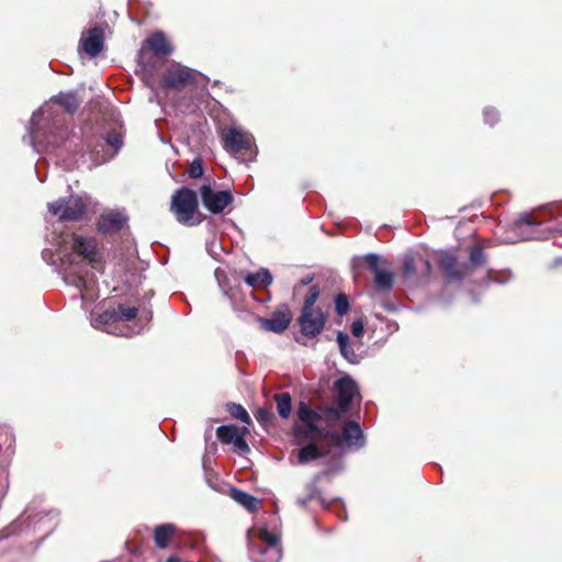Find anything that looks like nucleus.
I'll list each match as a JSON object with an SVG mask.
<instances>
[{
    "label": "nucleus",
    "instance_id": "nucleus-1",
    "mask_svg": "<svg viewBox=\"0 0 562 562\" xmlns=\"http://www.w3.org/2000/svg\"><path fill=\"white\" fill-rule=\"evenodd\" d=\"M296 416L300 423L293 426L294 437L299 442H307L297 450L299 464H306L328 456L329 448L318 443L322 441H327L335 448H361L364 445L362 429L355 420L346 422L341 432L331 430L328 424L326 427H319L322 415L303 401L299 403Z\"/></svg>",
    "mask_w": 562,
    "mask_h": 562
},
{
    "label": "nucleus",
    "instance_id": "nucleus-2",
    "mask_svg": "<svg viewBox=\"0 0 562 562\" xmlns=\"http://www.w3.org/2000/svg\"><path fill=\"white\" fill-rule=\"evenodd\" d=\"M358 393V386L350 375H344L334 383V404L318 407L322 419L333 426L350 409L352 400Z\"/></svg>",
    "mask_w": 562,
    "mask_h": 562
},
{
    "label": "nucleus",
    "instance_id": "nucleus-3",
    "mask_svg": "<svg viewBox=\"0 0 562 562\" xmlns=\"http://www.w3.org/2000/svg\"><path fill=\"white\" fill-rule=\"evenodd\" d=\"M170 212L179 224L186 226L200 225L206 218L199 210L198 193L188 187H181L173 192Z\"/></svg>",
    "mask_w": 562,
    "mask_h": 562
},
{
    "label": "nucleus",
    "instance_id": "nucleus-4",
    "mask_svg": "<svg viewBox=\"0 0 562 562\" xmlns=\"http://www.w3.org/2000/svg\"><path fill=\"white\" fill-rule=\"evenodd\" d=\"M548 223V231L562 235V201L553 202L531 213L519 214L514 225L517 229L524 226L537 227Z\"/></svg>",
    "mask_w": 562,
    "mask_h": 562
},
{
    "label": "nucleus",
    "instance_id": "nucleus-5",
    "mask_svg": "<svg viewBox=\"0 0 562 562\" xmlns=\"http://www.w3.org/2000/svg\"><path fill=\"white\" fill-rule=\"evenodd\" d=\"M223 147L227 153L238 155L245 162L255 160L257 151L252 137L236 127H228L221 135Z\"/></svg>",
    "mask_w": 562,
    "mask_h": 562
},
{
    "label": "nucleus",
    "instance_id": "nucleus-6",
    "mask_svg": "<svg viewBox=\"0 0 562 562\" xmlns=\"http://www.w3.org/2000/svg\"><path fill=\"white\" fill-rule=\"evenodd\" d=\"M432 266L423 255L406 254L403 258L402 276L411 285L425 284L429 281Z\"/></svg>",
    "mask_w": 562,
    "mask_h": 562
},
{
    "label": "nucleus",
    "instance_id": "nucleus-7",
    "mask_svg": "<svg viewBox=\"0 0 562 562\" xmlns=\"http://www.w3.org/2000/svg\"><path fill=\"white\" fill-rule=\"evenodd\" d=\"M48 211L58 216L60 221L77 222L83 218L87 212L86 201L77 195L59 198L58 200L48 203Z\"/></svg>",
    "mask_w": 562,
    "mask_h": 562
},
{
    "label": "nucleus",
    "instance_id": "nucleus-8",
    "mask_svg": "<svg viewBox=\"0 0 562 562\" xmlns=\"http://www.w3.org/2000/svg\"><path fill=\"white\" fill-rule=\"evenodd\" d=\"M214 184V181L212 183L211 179H207V182L199 188V193L202 205L210 213L217 215L224 213L226 207L233 204L234 195L231 190H216Z\"/></svg>",
    "mask_w": 562,
    "mask_h": 562
},
{
    "label": "nucleus",
    "instance_id": "nucleus-9",
    "mask_svg": "<svg viewBox=\"0 0 562 562\" xmlns=\"http://www.w3.org/2000/svg\"><path fill=\"white\" fill-rule=\"evenodd\" d=\"M100 111L103 114V119L113 124L111 130L104 136V142L106 146L111 149L110 153H104L102 155L101 160L106 161L113 158L123 146V124L120 120V113L109 104L101 105Z\"/></svg>",
    "mask_w": 562,
    "mask_h": 562
},
{
    "label": "nucleus",
    "instance_id": "nucleus-10",
    "mask_svg": "<svg viewBox=\"0 0 562 562\" xmlns=\"http://www.w3.org/2000/svg\"><path fill=\"white\" fill-rule=\"evenodd\" d=\"M196 71L193 69L175 64L168 68L161 78V87L166 90H182L194 83Z\"/></svg>",
    "mask_w": 562,
    "mask_h": 562
},
{
    "label": "nucleus",
    "instance_id": "nucleus-11",
    "mask_svg": "<svg viewBox=\"0 0 562 562\" xmlns=\"http://www.w3.org/2000/svg\"><path fill=\"white\" fill-rule=\"evenodd\" d=\"M326 322L327 315L321 307H317V310H301L297 317L300 333L308 339L317 337L324 330Z\"/></svg>",
    "mask_w": 562,
    "mask_h": 562
},
{
    "label": "nucleus",
    "instance_id": "nucleus-12",
    "mask_svg": "<svg viewBox=\"0 0 562 562\" xmlns=\"http://www.w3.org/2000/svg\"><path fill=\"white\" fill-rule=\"evenodd\" d=\"M438 268L450 282H461L470 274L465 262H460L459 258L448 250L441 251L438 255Z\"/></svg>",
    "mask_w": 562,
    "mask_h": 562
},
{
    "label": "nucleus",
    "instance_id": "nucleus-13",
    "mask_svg": "<svg viewBox=\"0 0 562 562\" xmlns=\"http://www.w3.org/2000/svg\"><path fill=\"white\" fill-rule=\"evenodd\" d=\"M292 319L293 315L289 305L282 304L272 312L270 317H258L257 322L266 331L282 334L289 328Z\"/></svg>",
    "mask_w": 562,
    "mask_h": 562
},
{
    "label": "nucleus",
    "instance_id": "nucleus-14",
    "mask_svg": "<svg viewBox=\"0 0 562 562\" xmlns=\"http://www.w3.org/2000/svg\"><path fill=\"white\" fill-rule=\"evenodd\" d=\"M248 434L247 428H239L235 425H222L216 428L217 439L225 445L233 443L236 451L240 453H248L250 448L245 440Z\"/></svg>",
    "mask_w": 562,
    "mask_h": 562
},
{
    "label": "nucleus",
    "instance_id": "nucleus-15",
    "mask_svg": "<svg viewBox=\"0 0 562 562\" xmlns=\"http://www.w3.org/2000/svg\"><path fill=\"white\" fill-rule=\"evenodd\" d=\"M48 116L52 119V125L45 137L47 145L56 148L61 146L68 138V124L64 114L58 110L49 108Z\"/></svg>",
    "mask_w": 562,
    "mask_h": 562
},
{
    "label": "nucleus",
    "instance_id": "nucleus-16",
    "mask_svg": "<svg viewBox=\"0 0 562 562\" xmlns=\"http://www.w3.org/2000/svg\"><path fill=\"white\" fill-rule=\"evenodd\" d=\"M81 49L90 57L98 56L104 47V30L95 25L82 33L80 38Z\"/></svg>",
    "mask_w": 562,
    "mask_h": 562
},
{
    "label": "nucleus",
    "instance_id": "nucleus-17",
    "mask_svg": "<svg viewBox=\"0 0 562 562\" xmlns=\"http://www.w3.org/2000/svg\"><path fill=\"white\" fill-rule=\"evenodd\" d=\"M126 222L127 217L120 212H104L97 221V232L101 235H113L121 232Z\"/></svg>",
    "mask_w": 562,
    "mask_h": 562
},
{
    "label": "nucleus",
    "instance_id": "nucleus-18",
    "mask_svg": "<svg viewBox=\"0 0 562 562\" xmlns=\"http://www.w3.org/2000/svg\"><path fill=\"white\" fill-rule=\"evenodd\" d=\"M72 250L91 265L101 261V257L98 251V241L94 237L87 238L75 234L72 236Z\"/></svg>",
    "mask_w": 562,
    "mask_h": 562
},
{
    "label": "nucleus",
    "instance_id": "nucleus-19",
    "mask_svg": "<svg viewBox=\"0 0 562 562\" xmlns=\"http://www.w3.org/2000/svg\"><path fill=\"white\" fill-rule=\"evenodd\" d=\"M145 49L150 50L157 57H167L171 55L173 47L168 42L166 35L158 31L144 41L140 54H143Z\"/></svg>",
    "mask_w": 562,
    "mask_h": 562
},
{
    "label": "nucleus",
    "instance_id": "nucleus-20",
    "mask_svg": "<svg viewBox=\"0 0 562 562\" xmlns=\"http://www.w3.org/2000/svg\"><path fill=\"white\" fill-rule=\"evenodd\" d=\"M486 246L481 243H475L468 248V266L469 272L483 268L488 262V256L485 252Z\"/></svg>",
    "mask_w": 562,
    "mask_h": 562
},
{
    "label": "nucleus",
    "instance_id": "nucleus-21",
    "mask_svg": "<svg viewBox=\"0 0 562 562\" xmlns=\"http://www.w3.org/2000/svg\"><path fill=\"white\" fill-rule=\"evenodd\" d=\"M177 531V527L173 524H161L154 528L153 537L155 546L158 549H166L172 541Z\"/></svg>",
    "mask_w": 562,
    "mask_h": 562
},
{
    "label": "nucleus",
    "instance_id": "nucleus-22",
    "mask_svg": "<svg viewBox=\"0 0 562 562\" xmlns=\"http://www.w3.org/2000/svg\"><path fill=\"white\" fill-rule=\"evenodd\" d=\"M229 496L239 505L245 507L249 513H256L259 509L260 501L251 494L237 487H231Z\"/></svg>",
    "mask_w": 562,
    "mask_h": 562
},
{
    "label": "nucleus",
    "instance_id": "nucleus-23",
    "mask_svg": "<svg viewBox=\"0 0 562 562\" xmlns=\"http://www.w3.org/2000/svg\"><path fill=\"white\" fill-rule=\"evenodd\" d=\"M244 280L252 289H263L272 283L273 278L268 269L261 268L255 273H246Z\"/></svg>",
    "mask_w": 562,
    "mask_h": 562
},
{
    "label": "nucleus",
    "instance_id": "nucleus-24",
    "mask_svg": "<svg viewBox=\"0 0 562 562\" xmlns=\"http://www.w3.org/2000/svg\"><path fill=\"white\" fill-rule=\"evenodd\" d=\"M389 261L383 259L376 254H368L362 259L359 266L364 267L370 273L373 274V278L381 273L389 267Z\"/></svg>",
    "mask_w": 562,
    "mask_h": 562
},
{
    "label": "nucleus",
    "instance_id": "nucleus-25",
    "mask_svg": "<svg viewBox=\"0 0 562 562\" xmlns=\"http://www.w3.org/2000/svg\"><path fill=\"white\" fill-rule=\"evenodd\" d=\"M50 101L63 108L69 115H72L79 108V101L74 92H60L58 95L53 97Z\"/></svg>",
    "mask_w": 562,
    "mask_h": 562
},
{
    "label": "nucleus",
    "instance_id": "nucleus-26",
    "mask_svg": "<svg viewBox=\"0 0 562 562\" xmlns=\"http://www.w3.org/2000/svg\"><path fill=\"white\" fill-rule=\"evenodd\" d=\"M273 400L277 412L282 419H288L292 414V396L289 392L276 393Z\"/></svg>",
    "mask_w": 562,
    "mask_h": 562
},
{
    "label": "nucleus",
    "instance_id": "nucleus-27",
    "mask_svg": "<svg viewBox=\"0 0 562 562\" xmlns=\"http://www.w3.org/2000/svg\"><path fill=\"white\" fill-rule=\"evenodd\" d=\"M394 286V274L387 268L373 278V288L376 292L387 293Z\"/></svg>",
    "mask_w": 562,
    "mask_h": 562
},
{
    "label": "nucleus",
    "instance_id": "nucleus-28",
    "mask_svg": "<svg viewBox=\"0 0 562 562\" xmlns=\"http://www.w3.org/2000/svg\"><path fill=\"white\" fill-rule=\"evenodd\" d=\"M117 315L115 308H109L98 314L91 319V324L94 328H101L103 325H110L117 323Z\"/></svg>",
    "mask_w": 562,
    "mask_h": 562
},
{
    "label": "nucleus",
    "instance_id": "nucleus-29",
    "mask_svg": "<svg viewBox=\"0 0 562 562\" xmlns=\"http://www.w3.org/2000/svg\"><path fill=\"white\" fill-rule=\"evenodd\" d=\"M227 412L235 419H238V420H240V422H243L245 424H248V425L251 423V418H250L248 412L240 404L228 403L227 404Z\"/></svg>",
    "mask_w": 562,
    "mask_h": 562
},
{
    "label": "nucleus",
    "instance_id": "nucleus-30",
    "mask_svg": "<svg viewBox=\"0 0 562 562\" xmlns=\"http://www.w3.org/2000/svg\"><path fill=\"white\" fill-rule=\"evenodd\" d=\"M321 294V290L318 285H312L308 289L307 294L304 297L303 306L301 310H317L318 306H315Z\"/></svg>",
    "mask_w": 562,
    "mask_h": 562
},
{
    "label": "nucleus",
    "instance_id": "nucleus-31",
    "mask_svg": "<svg viewBox=\"0 0 562 562\" xmlns=\"http://www.w3.org/2000/svg\"><path fill=\"white\" fill-rule=\"evenodd\" d=\"M115 308V313L119 316L117 322L120 321H132L136 318L138 314V308L135 306H125L123 304H119Z\"/></svg>",
    "mask_w": 562,
    "mask_h": 562
},
{
    "label": "nucleus",
    "instance_id": "nucleus-32",
    "mask_svg": "<svg viewBox=\"0 0 562 562\" xmlns=\"http://www.w3.org/2000/svg\"><path fill=\"white\" fill-rule=\"evenodd\" d=\"M350 308L349 299L345 293H339L335 297V310L339 316H344Z\"/></svg>",
    "mask_w": 562,
    "mask_h": 562
},
{
    "label": "nucleus",
    "instance_id": "nucleus-33",
    "mask_svg": "<svg viewBox=\"0 0 562 562\" xmlns=\"http://www.w3.org/2000/svg\"><path fill=\"white\" fill-rule=\"evenodd\" d=\"M259 539L263 543H266L269 548H278L280 539L277 535L270 532L267 529H263L259 532Z\"/></svg>",
    "mask_w": 562,
    "mask_h": 562
},
{
    "label": "nucleus",
    "instance_id": "nucleus-34",
    "mask_svg": "<svg viewBox=\"0 0 562 562\" xmlns=\"http://www.w3.org/2000/svg\"><path fill=\"white\" fill-rule=\"evenodd\" d=\"M204 173L203 161L201 158H195L189 166L188 175L192 179H200Z\"/></svg>",
    "mask_w": 562,
    "mask_h": 562
},
{
    "label": "nucleus",
    "instance_id": "nucleus-35",
    "mask_svg": "<svg viewBox=\"0 0 562 562\" xmlns=\"http://www.w3.org/2000/svg\"><path fill=\"white\" fill-rule=\"evenodd\" d=\"M337 342L339 345L340 352L345 358L348 359L349 353L353 355V351L349 344V336L347 334L339 333L337 336Z\"/></svg>",
    "mask_w": 562,
    "mask_h": 562
},
{
    "label": "nucleus",
    "instance_id": "nucleus-36",
    "mask_svg": "<svg viewBox=\"0 0 562 562\" xmlns=\"http://www.w3.org/2000/svg\"><path fill=\"white\" fill-rule=\"evenodd\" d=\"M255 417L261 425H268L272 423V420L274 419L273 413L263 407H259L255 412Z\"/></svg>",
    "mask_w": 562,
    "mask_h": 562
},
{
    "label": "nucleus",
    "instance_id": "nucleus-37",
    "mask_svg": "<svg viewBox=\"0 0 562 562\" xmlns=\"http://www.w3.org/2000/svg\"><path fill=\"white\" fill-rule=\"evenodd\" d=\"M484 122L490 126H494L499 121V113L495 108L487 106L483 112Z\"/></svg>",
    "mask_w": 562,
    "mask_h": 562
},
{
    "label": "nucleus",
    "instance_id": "nucleus-38",
    "mask_svg": "<svg viewBox=\"0 0 562 562\" xmlns=\"http://www.w3.org/2000/svg\"><path fill=\"white\" fill-rule=\"evenodd\" d=\"M307 496L313 501L317 499L323 503L322 492L315 483H311L306 486Z\"/></svg>",
    "mask_w": 562,
    "mask_h": 562
},
{
    "label": "nucleus",
    "instance_id": "nucleus-39",
    "mask_svg": "<svg viewBox=\"0 0 562 562\" xmlns=\"http://www.w3.org/2000/svg\"><path fill=\"white\" fill-rule=\"evenodd\" d=\"M350 329L355 337L361 338L364 334V324H363L362 319L353 321Z\"/></svg>",
    "mask_w": 562,
    "mask_h": 562
},
{
    "label": "nucleus",
    "instance_id": "nucleus-40",
    "mask_svg": "<svg viewBox=\"0 0 562 562\" xmlns=\"http://www.w3.org/2000/svg\"><path fill=\"white\" fill-rule=\"evenodd\" d=\"M8 474L4 468H0V494L3 495L8 487Z\"/></svg>",
    "mask_w": 562,
    "mask_h": 562
},
{
    "label": "nucleus",
    "instance_id": "nucleus-41",
    "mask_svg": "<svg viewBox=\"0 0 562 562\" xmlns=\"http://www.w3.org/2000/svg\"><path fill=\"white\" fill-rule=\"evenodd\" d=\"M562 267V258L555 259L553 263L550 266V270L554 274H559L560 268Z\"/></svg>",
    "mask_w": 562,
    "mask_h": 562
},
{
    "label": "nucleus",
    "instance_id": "nucleus-42",
    "mask_svg": "<svg viewBox=\"0 0 562 562\" xmlns=\"http://www.w3.org/2000/svg\"><path fill=\"white\" fill-rule=\"evenodd\" d=\"M312 499L306 495L305 497L303 498H299L297 499V503L301 505V506H307V504L311 502Z\"/></svg>",
    "mask_w": 562,
    "mask_h": 562
},
{
    "label": "nucleus",
    "instance_id": "nucleus-43",
    "mask_svg": "<svg viewBox=\"0 0 562 562\" xmlns=\"http://www.w3.org/2000/svg\"><path fill=\"white\" fill-rule=\"evenodd\" d=\"M87 148H88L91 153H95L97 155H99V149L97 148V146L92 145L91 143H87Z\"/></svg>",
    "mask_w": 562,
    "mask_h": 562
},
{
    "label": "nucleus",
    "instance_id": "nucleus-44",
    "mask_svg": "<svg viewBox=\"0 0 562 562\" xmlns=\"http://www.w3.org/2000/svg\"><path fill=\"white\" fill-rule=\"evenodd\" d=\"M85 284H86V280L82 277H79L77 285H85Z\"/></svg>",
    "mask_w": 562,
    "mask_h": 562
},
{
    "label": "nucleus",
    "instance_id": "nucleus-45",
    "mask_svg": "<svg viewBox=\"0 0 562 562\" xmlns=\"http://www.w3.org/2000/svg\"><path fill=\"white\" fill-rule=\"evenodd\" d=\"M311 281H312V278L304 279V280H302V284H303V285H306V284H308Z\"/></svg>",
    "mask_w": 562,
    "mask_h": 562
}]
</instances>
